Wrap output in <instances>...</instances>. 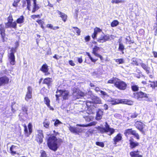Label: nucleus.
Instances as JSON below:
<instances>
[{
    "instance_id": "obj_56",
    "label": "nucleus",
    "mask_w": 157,
    "mask_h": 157,
    "mask_svg": "<svg viewBox=\"0 0 157 157\" xmlns=\"http://www.w3.org/2000/svg\"><path fill=\"white\" fill-rule=\"evenodd\" d=\"M46 27L47 28H49L51 29H52L53 28V26L51 24H48L46 25Z\"/></svg>"
},
{
    "instance_id": "obj_7",
    "label": "nucleus",
    "mask_w": 157,
    "mask_h": 157,
    "mask_svg": "<svg viewBox=\"0 0 157 157\" xmlns=\"http://www.w3.org/2000/svg\"><path fill=\"white\" fill-rule=\"evenodd\" d=\"M92 101H87V102H86L85 105L87 106H90V105H89V103H94L97 104H100L101 103V101L100 98L95 96H91Z\"/></svg>"
},
{
    "instance_id": "obj_16",
    "label": "nucleus",
    "mask_w": 157,
    "mask_h": 157,
    "mask_svg": "<svg viewBox=\"0 0 157 157\" xmlns=\"http://www.w3.org/2000/svg\"><path fill=\"white\" fill-rule=\"evenodd\" d=\"M6 28H12L16 29L17 27V23L15 22H9L5 23Z\"/></svg>"
},
{
    "instance_id": "obj_1",
    "label": "nucleus",
    "mask_w": 157,
    "mask_h": 157,
    "mask_svg": "<svg viewBox=\"0 0 157 157\" xmlns=\"http://www.w3.org/2000/svg\"><path fill=\"white\" fill-rule=\"evenodd\" d=\"M61 142L60 139H57L55 136H52L49 138L47 144L49 148L53 151H56L59 147V144Z\"/></svg>"
},
{
    "instance_id": "obj_58",
    "label": "nucleus",
    "mask_w": 157,
    "mask_h": 157,
    "mask_svg": "<svg viewBox=\"0 0 157 157\" xmlns=\"http://www.w3.org/2000/svg\"><path fill=\"white\" fill-rule=\"evenodd\" d=\"M39 15H33L31 16V17L33 19H35L36 18H38L39 17Z\"/></svg>"
},
{
    "instance_id": "obj_31",
    "label": "nucleus",
    "mask_w": 157,
    "mask_h": 157,
    "mask_svg": "<svg viewBox=\"0 0 157 157\" xmlns=\"http://www.w3.org/2000/svg\"><path fill=\"white\" fill-rule=\"evenodd\" d=\"M86 94L85 93H84L83 92H82V91H80L79 90V97H84L85 96ZM83 101L84 103H85L84 104H85V103L86 102H85V101L84 99H83L82 100H80V98L79 97V101Z\"/></svg>"
},
{
    "instance_id": "obj_30",
    "label": "nucleus",
    "mask_w": 157,
    "mask_h": 157,
    "mask_svg": "<svg viewBox=\"0 0 157 157\" xmlns=\"http://www.w3.org/2000/svg\"><path fill=\"white\" fill-rule=\"evenodd\" d=\"M100 93L102 95L101 97L104 99H106L109 96L108 94L106 93L102 90L100 91Z\"/></svg>"
},
{
    "instance_id": "obj_50",
    "label": "nucleus",
    "mask_w": 157,
    "mask_h": 157,
    "mask_svg": "<svg viewBox=\"0 0 157 157\" xmlns=\"http://www.w3.org/2000/svg\"><path fill=\"white\" fill-rule=\"evenodd\" d=\"M62 124L61 122L59 121L58 120H56L54 124V126L56 127H57L59 125Z\"/></svg>"
},
{
    "instance_id": "obj_38",
    "label": "nucleus",
    "mask_w": 157,
    "mask_h": 157,
    "mask_svg": "<svg viewBox=\"0 0 157 157\" xmlns=\"http://www.w3.org/2000/svg\"><path fill=\"white\" fill-rule=\"evenodd\" d=\"M118 80V79L117 78H113L111 79L108 81L107 83H114Z\"/></svg>"
},
{
    "instance_id": "obj_48",
    "label": "nucleus",
    "mask_w": 157,
    "mask_h": 157,
    "mask_svg": "<svg viewBox=\"0 0 157 157\" xmlns=\"http://www.w3.org/2000/svg\"><path fill=\"white\" fill-rule=\"evenodd\" d=\"M26 3L27 4V8L29 10H30L31 4L30 0H27Z\"/></svg>"
},
{
    "instance_id": "obj_60",
    "label": "nucleus",
    "mask_w": 157,
    "mask_h": 157,
    "mask_svg": "<svg viewBox=\"0 0 157 157\" xmlns=\"http://www.w3.org/2000/svg\"><path fill=\"white\" fill-rule=\"evenodd\" d=\"M137 133H136V131L134 130H133L132 129V135L134 136L136 135Z\"/></svg>"
},
{
    "instance_id": "obj_49",
    "label": "nucleus",
    "mask_w": 157,
    "mask_h": 157,
    "mask_svg": "<svg viewBox=\"0 0 157 157\" xmlns=\"http://www.w3.org/2000/svg\"><path fill=\"white\" fill-rule=\"evenodd\" d=\"M122 2H123V1L122 0H112L111 1V2L112 3L118 4Z\"/></svg>"
},
{
    "instance_id": "obj_25",
    "label": "nucleus",
    "mask_w": 157,
    "mask_h": 157,
    "mask_svg": "<svg viewBox=\"0 0 157 157\" xmlns=\"http://www.w3.org/2000/svg\"><path fill=\"white\" fill-rule=\"evenodd\" d=\"M130 155L132 157H142V156L139 154V152L138 151H134L131 152L130 153Z\"/></svg>"
},
{
    "instance_id": "obj_44",
    "label": "nucleus",
    "mask_w": 157,
    "mask_h": 157,
    "mask_svg": "<svg viewBox=\"0 0 157 157\" xmlns=\"http://www.w3.org/2000/svg\"><path fill=\"white\" fill-rule=\"evenodd\" d=\"M21 0H14V2L13 3V6L15 7H17L18 6V3L20 2Z\"/></svg>"
},
{
    "instance_id": "obj_11",
    "label": "nucleus",
    "mask_w": 157,
    "mask_h": 157,
    "mask_svg": "<svg viewBox=\"0 0 157 157\" xmlns=\"http://www.w3.org/2000/svg\"><path fill=\"white\" fill-rule=\"evenodd\" d=\"M32 89L30 86L27 88V91L25 97V99L26 101L32 98Z\"/></svg>"
},
{
    "instance_id": "obj_40",
    "label": "nucleus",
    "mask_w": 157,
    "mask_h": 157,
    "mask_svg": "<svg viewBox=\"0 0 157 157\" xmlns=\"http://www.w3.org/2000/svg\"><path fill=\"white\" fill-rule=\"evenodd\" d=\"M119 22L117 20H114L111 23V25L112 27H114L117 26Z\"/></svg>"
},
{
    "instance_id": "obj_13",
    "label": "nucleus",
    "mask_w": 157,
    "mask_h": 157,
    "mask_svg": "<svg viewBox=\"0 0 157 157\" xmlns=\"http://www.w3.org/2000/svg\"><path fill=\"white\" fill-rule=\"evenodd\" d=\"M110 37L109 36L105 35L104 34L99 37L98 39V41L99 43H103L109 39Z\"/></svg>"
},
{
    "instance_id": "obj_53",
    "label": "nucleus",
    "mask_w": 157,
    "mask_h": 157,
    "mask_svg": "<svg viewBox=\"0 0 157 157\" xmlns=\"http://www.w3.org/2000/svg\"><path fill=\"white\" fill-rule=\"evenodd\" d=\"M27 1V0H23L22 1V3L23 4L22 6L23 7H25L26 6Z\"/></svg>"
},
{
    "instance_id": "obj_57",
    "label": "nucleus",
    "mask_w": 157,
    "mask_h": 157,
    "mask_svg": "<svg viewBox=\"0 0 157 157\" xmlns=\"http://www.w3.org/2000/svg\"><path fill=\"white\" fill-rule=\"evenodd\" d=\"M137 114L136 113H134L132 115L131 117L132 118H135L137 117Z\"/></svg>"
},
{
    "instance_id": "obj_5",
    "label": "nucleus",
    "mask_w": 157,
    "mask_h": 157,
    "mask_svg": "<svg viewBox=\"0 0 157 157\" xmlns=\"http://www.w3.org/2000/svg\"><path fill=\"white\" fill-rule=\"evenodd\" d=\"M16 52V48H11L10 52L8 54L9 61L10 63L13 65L15 63L14 53Z\"/></svg>"
},
{
    "instance_id": "obj_27",
    "label": "nucleus",
    "mask_w": 157,
    "mask_h": 157,
    "mask_svg": "<svg viewBox=\"0 0 157 157\" xmlns=\"http://www.w3.org/2000/svg\"><path fill=\"white\" fill-rule=\"evenodd\" d=\"M33 7L32 10V12L34 13L37 10L39 7L38 5H36V0H33Z\"/></svg>"
},
{
    "instance_id": "obj_17",
    "label": "nucleus",
    "mask_w": 157,
    "mask_h": 157,
    "mask_svg": "<svg viewBox=\"0 0 157 157\" xmlns=\"http://www.w3.org/2000/svg\"><path fill=\"white\" fill-rule=\"evenodd\" d=\"M129 141L130 142V147L132 149L138 146L139 144L138 142L134 141V139L132 138H130L129 140Z\"/></svg>"
},
{
    "instance_id": "obj_37",
    "label": "nucleus",
    "mask_w": 157,
    "mask_h": 157,
    "mask_svg": "<svg viewBox=\"0 0 157 157\" xmlns=\"http://www.w3.org/2000/svg\"><path fill=\"white\" fill-rule=\"evenodd\" d=\"M132 129H128L126 130L124 132V134L127 137H128L129 135H132Z\"/></svg>"
},
{
    "instance_id": "obj_9",
    "label": "nucleus",
    "mask_w": 157,
    "mask_h": 157,
    "mask_svg": "<svg viewBox=\"0 0 157 157\" xmlns=\"http://www.w3.org/2000/svg\"><path fill=\"white\" fill-rule=\"evenodd\" d=\"M24 132L25 135L27 136H29L32 132V125L31 123H29L28 125L29 131L28 130L27 127L25 124L24 125Z\"/></svg>"
},
{
    "instance_id": "obj_21",
    "label": "nucleus",
    "mask_w": 157,
    "mask_h": 157,
    "mask_svg": "<svg viewBox=\"0 0 157 157\" xmlns=\"http://www.w3.org/2000/svg\"><path fill=\"white\" fill-rule=\"evenodd\" d=\"M44 103L46 105L48 108H49L50 110H54V108L52 107L50 105V101L47 97H45L44 98Z\"/></svg>"
},
{
    "instance_id": "obj_51",
    "label": "nucleus",
    "mask_w": 157,
    "mask_h": 157,
    "mask_svg": "<svg viewBox=\"0 0 157 157\" xmlns=\"http://www.w3.org/2000/svg\"><path fill=\"white\" fill-rule=\"evenodd\" d=\"M13 19L12 16H10L8 18V21L12 22Z\"/></svg>"
},
{
    "instance_id": "obj_32",
    "label": "nucleus",
    "mask_w": 157,
    "mask_h": 157,
    "mask_svg": "<svg viewBox=\"0 0 157 157\" xmlns=\"http://www.w3.org/2000/svg\"><path fill=\"white\" fill-rule=\"evenodd\" d=\"M24 18L23 16H21L17 20L16 22L18 24H21L24 22Z\"/></svg>"
},
{
    "instance_id": "obj_22",
    "label": "nucleus",
    "mask_w": 157,
    "mask_h": 157,
    "mask_svg": "<svg viewBox=\"0 0 157 157\" xmlns=\"http://www.w3.org/2000/svg\"><path fill=\"white\" fill-rule=\"evenodd\" d=\"M140 64L141 67L146 71V73L148 74L149 73L150 67H148L147 65L142 63H140Z\"/></svg>"
},
{
    "instance_id": "obj_61",
    "label": "nucleus",
    "mask_w": 157,
    "mask_h": 157,
    "mask_svg": "<svg viewBox=\"0 0 157 157\" xmlns=\"http://www.w3.org/2000/svg\"><path fill=\"white\" fill-rule=\"evenodd\" d=\"M153 53L155 57H157V52L153 51Z\"/></svg>"
},
{
    "instance_id": "obj_52",
    "label": "nucleus",
    "mask_w": 157,
    "mask_h": 157,
    "mask_svg": "<svg viewBox=\"0 0 157 157\" xmlns=\"http://www.w3.org/2000/svg\"><path fill=\"white\" fill-rule=\"evenodd\" d=\"M149 82H151V83L150 84L151 86V87H152L153 88H155V82H151L150 81H149Z\"/></svg>"
},
{
    "instance_id": "obj_4",
    "label": "nucleus",
    "mask_w": 157,
    "mask_h": 157,
    "mask_svg": "<svg viewBox=\"0 0 157 157\" xmlns=\"http://www.w3.org/2000/svg\"><path fill=\"white\" fill-rule=\"evenodd\" d=\"M56 93L57 100H58V97L60 96H61L64 99H67L69 96V92L67 90H58Z\"/></svg>"
},
{
    "instance_id": "obj_8",
    "label": "nucleus",
    "mask_w": 157,
    "mask_h": 157,
    "mask_svg": "<svg viewBox=\"0 0 157 157\" xmlns=\"http://www.w3.org/2000/svg\"><path fill=\"white\" fill-rule=\"evenodd\" d=\"M80 114L82 116L86 121L90 122L92 121L94 119L93 117L85 111L80 112Z\"/></svg>"
},
{
    "instance_id": "obj_35",
    "label": "nucleus",
    "mask_w": 157,
    "mask_h": 157,
    "mask_svg": "<svg viewBox=\"0 0 157 157\" xmlns=\"http://www.w3.org/2000/svg\"><path fill=\"white\" fill-rule=\"evenodd\" d=\"M69 129L72 132L75 133H78V128L75 127L70 126L69 128Z\"/></svg>"
},
{
    "instance_id": "obj_45",
    "label": "nucleus",
    "mask_w": 157,
    "mask_h": 157,
    "mask_svg": "<svg viewBox=\"0 0 157 157\" xmlns=\"http://www.w3.org/2000/svg\"><path fill=\"white\" fill-rule=\"evenodd\" d=\"M132 64H135L136 65H139V63H138V61L137 60V59L135 58L132 59Z\"/></svg>"
},
{
    "instance_id": "obj_10",
    "label": "nucleus",
    "mask_w": 157,
    "mask_h": 157,
    "mask_svg": "<svg viewBox=\"0 0 157 157\" xmlns=\"http://www.w3.org/2000/svg\"><path fill=\"white\" fill-rule=\"evenodd\" d=\"M37 134L36 135V140L40 143H41L43 141V138L44 137L43 131L42 130H37Z\"/></svg>"
},
{
    "instance_id": "obj_20",
    "label": "nucleus",
    "mask_w": 157,
    "mask_h": 157,
    "mask_svg": "<svg viewBox=\"0 0 157 157\" xmlns=\"http://www.w3.org/2000/svg\"><path fill=\"white\" fill-rule=\"evenodd\" d=\"M122 139V136L121 134H118L113 139V141L114 142V144L115 145L117 144V142L121 141Z\"/></svg>"
},
{
    "instance_id": "obj_46",
    "label": "nucleus",
    "mask_w": 157,
    "mask_h": 157,
    "mask_svg": "<svg viewBox=\"0 0 157 157\" xmlns=\"http://www.w3.org/2000/svg\"><path fill=\"white\" fill-rule=\"evenodd\" d=\"M96 145L100 146L101 147H104V144L102 142H96Z\"/></svg>"
},
{
    "instance_id": "obj_12",
    "label": "nucleus",
    "mask_w": 157,
    "mask_h": 157,
    "mask_svg": "<svg viewBox=\"0 0 157 157\" xmlns=\"http://www.w3.org/2000/svg\"><path fill=\"white\" fill-rule=\"evenodd\" d=\"M9 78L6 76L0 78V86L7 84L9 81Z\"/></svg>"
},
{
    "instance_id": "obj_19",
    "label": "nucleus",
    "mask_w": 157,
    "mask_h": 157,
    "mask_svg": "<svg viewBox=\"0 0 157 157\" xmlns=\"http://www.w3.org/2000/svg\"><path fill=\"white\" fill-rule=\"evenodd\" d=\"M103 111L100 109H98L96 114V119L99 121L101 119L103 114Z\"/></svg>"
},
{
    "instance_id": "obj_6",
    "label": "nucleus",
    "mask_w": 157,
    "mask_h": 157,
    "mask_svg": "<svg viewBox=\"0 0 157 157\" xmlns=\"http://www.w3.org/2000/svg\"><path fill=\"white\" fill-rule=\"evenodd\" d=\"M115 86L119 90H124L126 89L127 85L124 82L118 79L115 83Z\"/></svg>"
},
{
    "instance_id": "obj_24",
    "label": "nucleus",
    "mask_w": 157,
    "mask_h": 157,
    "mask_svg": "<svg viewBox=\"0 0 157 157\" xmlns=\"http://www.w3.org/2000/svg\"><path fill=\"white\" fill-rule=\"evenodd\" d=\"M48 66L47 64H45L42 66L41 68L40 69V70L44 73H45L46 75L49 74L48 72Z\"/></svg>"
},
{
    "instance_id": "obj_15",
    "label": "nucleus",
    "mask_w": 157,
    "mask_h": 157,
    "mask_svg": "<svg viewBox=\"0 0 157 157\" xmlns=\"http://www.w3.org/2000/svg\"><path fill=\"white\" fill-rule=\"evenodd\" d=\"M0 34L2 37V41L4 42L5 41V38L6 34L4 26L2 24L0 25Z\"/></svg>"
},
{
    "instance_id": "obj_33",
    "label": "nucleus",
    "mask_w": 157,
    "mask_h": 157,
    "mask_svg": "<svg viewBox=\"0 0 157 157\" xmlns=\"http://www.w3.org/2000/svg\"><path fill=\"white\" fill-rule=\"evenodd\" d=\"M124 47L123 44L122 43L119 42V47L118 49L123 54L124 53Z\"/></svg>"
},
{
    "instance_id": "obj_59",
    "label": "nucleus",
    "mask_w": 157,
    "mask_h": 157,
    "mask_svg": "<svg viewBox=\"0 0 157 157\" xmlns=\"http://www.w3.org/2000/svg\"><path fill=\"white\" fill-rule=\"evenodd\" d=\"M90 40V36H87L85 37V40L86 41H88Z\"/></svg>"
},
{
    "instance_id": "obj_26",
    "label": "nucleus",
    "mask_w": 157,
    "mask_h": 157,
    "mask_svg": "<svg viewBox=\"0 0 157 157\" xmlns=\"http://www.w3.org/2000/svg\"><path fill=\"white\" fill-rule=\"evenodd\" d=\"M57 12L60 15V17L62 18L63 21H65L67 19V15L59 10H57Z\"/></svg>"
},
{
    "instance_id": "obj_41",
    "label": "nucleus",
    "mask_w": 157,
    "mask_h": 157,
    "mask_svg": "<svg viewBox=\"0 0 157 157\" xmlns=\"http://www.w3.org/2000/svg\"><path fill=\"white\" fill-rule=\"evenodd\" d=\"M131 89L133 91H137L139 90V87L137 85H133L131 86Z\"/></svg>"
},
{
    "instance_id": "obj_43",
    "label": "nucleus",
    "mask_w": 157,
    "mask_h": 157,
    "mask_svg": "<svg viewBox=\"0 0 157 157\" xmlns=\"http://www.w3.org/2000/svg\"><path fill=\"white\" fill-rule=\"evenodd\" d=\"M115 60L118 64L123 63L124 62V60L122 59H115Z\"/></svg>"
},
{
    "instance_id": "obj_28",
    "label": "nucleus",
    "mask_w": 157,
    "mask_h": 157,
    "mask_svg": "<svg viewBox=\"0 0 157 157\" xmlns=\"http://www.w3.org/2000/svg\"><path fill=\"white\" fill-rule=\"evenodd\" d=\"M96 124V122L94 121L90 123L89 124H79V127L82 126V127H87L88 126H94Z\"/></svg>"
},
{
    "instance_id": "obj_64",
    "label": "nucleus",
    "mask_w": 157,
    "mask_h": 157,
    "mask_svg": "<svg viewBox=\"0 0 157 157\" xmlns=\"http://www.w3.org/2000/svg\"><path fill=\"white\" fill-rule=\"evenodd\" d=\"M95 90L97 92H98V91L100 92V88L98 87H96L95 88Z\"/></svg>"
},
{
    "instance_id": "obj_62",
    "label": "nucleus",
    "mask_w": 157,
    "mask_h": 157,
    "mask_svg": "<svg viewBox=\"0 0 157 157\" xmlns=\"http://www.w3.org/2000/svg\"><path fill=\"white\" fill-rule=\"evenodd\" d=\"M104 109H105V110H107L108 109V106L107 105H106V104H105L104 105Z\"/></svg>"
},
{
    "instance_id": "obj_55",
    "label": "nucleus",
    "mask_w": 157,
    "mask_h": 157,
    "mask_svg": "<svg viewBox=\"0 0 157 157\" xmlns=\"http://www.w3.org/2000/svg\"><path fill=\"white\" fill-rule=\"evenodd\" d=\"M36 21L39 25H40L44 24V22L41 20L37 21Z\"/></svg>"
},
{
    "instance_id": "obj_47",
    "label": "nucleus",
    "mask_w": 157,
    "mask_h": 157,
    "mask_svg": "<svg viewBox=\"0 0 157 157\" xmlns=\"http://www.w3.org/2000/svg\"><path fill=\"white\" fill-rule=\"evenodd\" d=\"M87 56H89V58L90 59L91 61L93 62H96V61L97 60V59H94L92 58V57L90 55V53H87Z\"/></svg>"
},
{
    "instance_id": "obj_18",
    "label": "nucleus",
    "mask_w": 157,
    "mask_h": 157,
    "mask_svg": "<svg viewBox=\"0 0 157 157\" xmlns=\"http://www.w3.org/2000/svg\"><path fill=\"white\" fill-rule=\"evenodd\" d=\"M102 31V30L96 27L94 29V33L92 36V38L93 39L96 38L97 34L101 33Z\"/></svg>"
},
{
    "instance_id": "obj_23",
    "label": "nucleus",
    "mask_w": 157,
    "mask_h": 157,
    "mask_svg": "<svg viewBox=\"0 0 157 157\" xmlns=\"http://www.w3.org/2000/svg\"><path fill=\"white\" fill-rule=\"evenodd\" d=\"M120 103L126 104L129 105H132L133 104V102L129 100L122 99L120 100Z\"/></svg>"
},
{
    "instance_id": "obj_39",
    "label": "nucleus",
    "mask_w": 157,
    "mask_h": 157,
    "mask_svg": "<svg viewBox=\"0 0 157 157\" xmlns=\"http://www.w3.org/2000/svg\"><path fill=\"white\" fill-rule=\"evenodd\" d=\"M52 82V79L51 78H47L44 80L43 82L44 83L48 85L51 82Z\"/></svg>"
},
{
    "instance_id": "obj_63",
    "label": "nucleus",
    "mask_w": 157,
    "mask_h": 157,
    "mask_svg": "<svg viewBox=\"0 0 157 157\" xmlns=\"http://www.w3.org/2000/svg\"><path fill=\"white\" fill-rule=\"evenodd\" d=\"M69 63L71 66H73L75 65L74 63H73V61H72V60L70 61H69Z\"/></svg>"
},
{
    "instance_id": "obj_34",
    "label": "nucleus",
    "mask_w": 157,
    "mask_h": 157,
    "mask_svg": "<svg viewBox=\"0 0 157 157\" xmlns=\"http://www.w3.org/2000/svg\"><path fill=\"white\" fill-rule=\"evenodd\" d=\"M17 148V147L15 146L14 145H12L10 147V151L11 153L12 154L14 155L16 154V151H15V150Z\"/></svg>"
},
{
    "instance_id": "obj_14",
    "label": "nucleus",
    "mask_w": 157,
    "mask_h": 157,
    "mask_svg": "<svg viewBox=\"0 0 157 157\" xmlns=\"http://www.w3.org/2000/svg\"><path fill=\"white\" fill-rule=\"evenodd\" d=\"M135 126L140 131H141L145 125L143 123L140 121H137L135 124Z\"/></svg>"
},
{
    "instance_id": "obj_54",
    "label": "nucleus",
    "mask_w": 157,
    "mask_h": 157,
    "mask_svg": "<svg viewBox=\"0 0 157 157\" xmlns=\"http://www.w3.org/2000/svg\"><path fill=\"white\" fill-rule=\"evenodd\" d=\"M41 156L42 157H46V154L44 151H41Z\"/></svg>"
},
{
    "instance_id": "obj_3",
    "label": "nucleus",
    "mask_w": 157,
    "mask_h": 157,
    "mask_svg": "<svg viewBox=\"0 0 157 157\" xmlns=\"http://www.w3.org/2000/svg\"><path fill=\"white\" fill-rule=\"evenodd\" d=\"M132 97L140 101L143 100V99L144 98H147L148 97L147 94L146 93L141 91L134 93Z\"/></svg>"
},
{
    "instance_id": "obj_42",
    "label": "nucleus",
    "mask_w": 157,
    "mask_h": 157,
    "mask_svg": "<svg viewBox=\"0 0 157 157\" xmlns=\"http://www.w3.org/2000/svg\"><path fill=\"white\" fill-rule=\"evenodd\" d=\"M50 123L49 121L45 120L43 123V125L45 128H47L48 127Z\"/></svg>"
},
{
    "instance_id": "obj_36",
    "label": "nucleus",
    "mask_w": 157,
    "mask_h": 157,
    "mask_svg": "<svg viewBox=\"0 0 157 157\" xmlns=\"http://www.w3.org/2000/svg\"><path fill=\"white\" fill-rule=\"evenodd\" d=\"M100 49L99 47L97 46H95L93 48L92 52L93 54L95 56H96V54H98L97 53Z\"/></svg>"
},
{
    "instance_id": "obj_2",
    "label": "nucleus",
    "mask_w": 157,
    "mask_h": 157,
    "mask_svg": "<svg viewBox=\"0 0 157 157\" xmlns=\"http://www.w3.org/2000/svg\"><path fill=\"white\" fill-rule=\"evenodd\" d=\"M105 128L98 127V129L102 133H108V134L109 135H111L114 132V130L113 128H110L107 122H106L105 123Z\"/></svg>"
},
{
    "instance_id": "obj_29",
    "label": "nucleus",
    "mask_w": 157,
    "mask_h": 157,
    "mask_svg": "<svg viewBox=\"0 0 157 157\" xmlns=\"http://www.w3.org/2000/svg\"><path fill=\"white\" fill-rule=\"evenodd\" d=\"M108 101L110 102V104L112 105H116L119 103H120V100H117V99H111L110 100H108Z\"/></svg>"
}]
</instances>
